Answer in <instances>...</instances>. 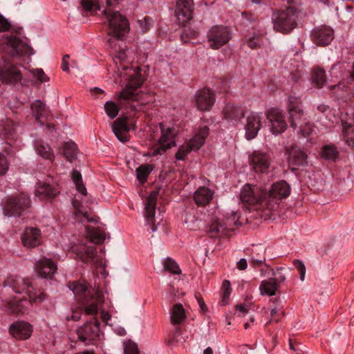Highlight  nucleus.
Instances as JSON below:
<instances>
[{
	"mask_svg": "<svg viewBox=\"0 0 354 354\" xmlns=\"http://www.w3.org/2000/svg\"><path fill=\"white\" fill-rule=\"evenodd\" d=\"M103 14L106 16L109 23L108 34L111 38L109 39L108 42L115 52L113 60L116 64L119 62L121 67L127 69L128 67L123 66L122 63L130 62L129 61V50L126 49L124 43L119 39L129 32V21L118 11L111 12L110 10H104Z\"/></svg>",
	"mask_w": 354,
	"mask_h": 354,
	"instance_id": "f257e3e1",
	"label": "nucleus"
},
{
	"mask_svg": "<svg viewBox=\"0 0 354 354\" xmlns=\"http://www.w3.org/2000/svg\"><path fill=\"white\" fill-rule=\"evenodd\" d=\"M129 75L131 78L128 84L118 96L119 103L133 111H142L143 106L149 103L152 97L148 93L138 91L143 82L140 75L135 72Z\"/></svg>",
	"mask_w": 354,
	"mask_h": 354,
	"instance_id": "f03ea898",
	"label": "nucleus"
},
{
	"mask_svg": "<svg viewBox=\"0 0 354 354\" xmlns=\"http://www.w3.org/2000/svg\"><path fill=\"white\" fill-rule=\"evenodd\" d=\"M297 17L298 11L294 6L279 10L272 15L274 29L283 34L289 33L296 27Z\"/></svg>",
	"mask_w": 354,
	"mask_h": 354,
	"instance_id": "7ed1b4c3",
	"label": "nucleus"
},
{
	"mask_svg": "<svg viewBox=\"0 0 354 354\" xmlns=\"http://www.w3.org/2000/svg\"><path fill=\"white\" fill-rule=\"evenodd\" d=\"M209 135V129L207 126L199 127L195 136L186 141L178 150L176 153V158L179 160H184L187 154L192 151L198 150L205 143V140Z\"/></svg>",
	"mask_w": 354,
	"mask_h": 354,
	"instance_id": "20e7f679",
	"label": "nucleus"
},
{
	"mask_svg": "<svg viewBox=\"0 0 354 354\" xmlns=\"http://www.w3.org/2000/svg\"><path fill=\"white\" fill-rule=\"evenodd\" d=\"M239 215L232 212L230 216L226 217L225 221L216 220L207 226V232L212 238L227 236L229 232L234 230V226L239 225Z\"/></svg>",
	"mask_w": 354,
	"mask_h": 354,
	"instance_id": "39448f33",
	"label": "nucleus"
},
{
	"mask_svg": "<svg viewBox=\"0 0 354 354\" xmlns=\"http://www.w3.org/2000/svg\"><path fill=\"white\" fill-rule=\"evenodd\" d=\"M240 198L245 205H259L263 208H267L265 190L257 185H245L241 189Z\"/></svg>",
	"mask_w": 354,
	"mask_h": 354,
	"instance_id": "423d86ee",
	"label": "nucleus"
},
{
	"mask_svg": "<svg viewBox=\"0 0 354 354\" xmlns=\"http://www.w3.org/2000/svg\"><path fill=\"white\" fill-rule=\"evenodd\" d=\"M231 37V32L227 26H213L207 32V44L209 48L217 50L228 43Z\"/></svg>",
	"mask_w": 354,
	"mask_h": 354,
	"instance_id": "0eeeda50",
	"label": "nucleus"
},
{
	"mask_svg": "<svg viewBox=\"0 0 354 354\" xmlns=\"http://www.w3.org/2000/svg\"><path fill=\"white\" fill-rule=\"evenodd\" d=\"M290 187L285 180H280L272 184L269 191H265L267 209H273L279 202L290 195Z\"/></svg>",
	"mask_w": 354,
	"mask_h": 354,
	"instance_id": "6e6552de",
	"label": "nucleus"
},
{
	"mask_svg": "<svg viewBox=\"0 0 354 354\" xmlns=\"http://www.w3.org/2000/svg\"><path fill=\"white\" fill-rule=\"evenodd\" d=\"M78 339L86 345L94 344L100 339V322L94 318V321L87 322L77 330Z\"/></svg>",
	"mask_w": 354,
	"mask_h": 354,
	"instance_id": "1a4fd4ad",
	"label": "nucleus"
},
{
	"mask_svg": "<svg viewBox=\"0 0 354 354\" xmlns=\"http://www.w3.org/2000/svg\"><path fill=\"white\" fill-rule=\"evenodd\" d=\"M162 135L158 140V143L154 146L151 156H156L163 154L168 149L176 145L174 137L176 136L175 129L172 127H168L165 129L162 124H160Z\"/></svg>",
	"mask_w": 354,
	"mask_h": 354,
	"instance_id": "9d476101",
	"label": "nucleus"
},
{
	"mask_svg": "<svg viewBox=\"0 0 354 354\" xmlns=\"http://www.w3.org/2000/svg\"><path fill=\"white\" fill-rule=\"evenodd\" d=\"M21 28L12 30L1 41V45L5 44V51L11 56L20 55L22 52Z\"/></svg>",
	"mask_w": 354,
	"mask_h": 354,
	"instance_id": "9b49d317",
	"label": "nucleus"
},
{
	"mask_svg": "<svg viewBox=\"0 0 354 354\" xmlns=\"http://www.w3.org/2000/svg\"><path fill=\"white\" fill-rule=\"evenodd\" d=\"M266 118L270 122V130L273 134H279L286 129L287 123L285 116L280 109H270L266 113Z\"/></svg>",
	"mask_w": 354,
	"mask_h": 354,
	"instance_id": "f8f14e48",
	"label": "nucleus"
},
{
	"mask_svg": "<svg viewBox=\"0 0 354 354\" xmlns=\"http://www.w3.org/2000/svg\"><path fill=\"white\" fill-rule=\"evenodd\" d=\"M288 112L289 114V120L290 126L296 129L297 126L304 122V111L301 108V101L299 98L290 96L288 97Z\"/></svg>",
	"mask_w": 354,
	"mask_h": 354,
	"instance_id": "ddd939ff",
	"label": "nucleus"
},
{
	"mask_svg": "<svg viewBox=\"0 0 354 354\" xmlns=\"http://www.w3.org/2000/svg\"><path fill=\"white\" fill-rule=\"evenodd\" d=\"M263 116L259 113L250 112L245 118L244 123L245 138L248 140L254 138L262 127Z\"/></svg>",
	"mask_w": 354,
	"mask_h": 354,
	"instance_id": "4468645a",
	"label": "nucleus"
},
{
	"mask_svg": "<svg viewBox=\"0 0 354 354\" xmlns=\"http://www.w3.org/2000/svg\"><path fill=\"white\" fill-rule=\"evenodd\" d=\"M270 156L268 153L254 151L250 156V162L254 171L257 173H266L270 166Z\"/></svg>",
	"mask_w": 354,
	"mask_h": 354,
	"instance_id": "2eb2a0df",
	"label": "nucleus"
},
{
	"mask_svg": "<svg viewBox=\"0 0 354 354\" xmlns=\"http://www.w3.org/2000/svg\"><path fill=\"white\" fill-rule=\"evenodd\" d=\"M193 0H179L176 3L175 15L179 24L188 22L193 15Z\"/></svg>",
	"mask_w": 354,
	"mask_h": 354,
	"instance_id": "dca6fc26",
	"label": "nucleus"
},
{
	"mask_svg": "<svg viewBox=\"0 0 354 354\" xmlns=\"http://www.w3.org/2000/svg\"><path fill=\"white\" fill-rule=\"evenodd\" d=\"M312 40L319 46H326L334 38L333 30L328 26H321L315 27L311 33Z\"/></svg>",
	"mask_w": 354,
	"mask_h": 354,
	"instance_id": "f3484780",
	"label": "nucleus"
},
{
	"mask_svg": "<svg viewBox=\"0 0 354 354\" xmlns=\"http://www.w3.org/2000/svg\"><path fill=\"white\" fill-rule=\"evenodd\" d=\"M35 268L40 277L50 279H53L57 270L56 263L46 257L37 261Z\"/></svg>",
	"mask_w": 354,
	"mask_h": 354,
	"instance_id": "a211bd4d",
	"label": "nucleus"
},
{
	"mask_svg": "<svg viewBox=\"0 0 354 354\" xmlns=\"http://www.w3.org/2000/svg\"><path fill=\"white\" fill-rule=\"evenodd\" d=\"M158 197V192H151L146 200L145 203V216L147 225L151 226L152 232L157 230L156 225L155 212L156 207V201Z\"/></svg>",
	"mask_w": 354,
	"mask_h": 354,
	"instance_id": "6ab92c4d",
	"label": "nucleus"
},
{
	"mask_svg": "<svg viewBox=\"0 0 354 354\" xmlns=\"http://www.w3.org/2000/svg\"><path fill=\"white\" fill-rule=\"evenodd\" d=\"M214 93L209 88L199 90L195 95L197 108L201 111H209L214 104Z\"/></svg>",
	"mask_w": 354,
	"mask_h": 354,
	"instance_id": "aec40b11",
	"label": "nucleus"
},
{
	"mask_svg": "<svg viewBox=\"0 0 354 354\" xmlns=\"http://www.w3.org/2000/svg\"><path fill=\"white\" fill-rule=\"evenodd\" d=\"M59 193L55 186L46 182L39 181L36 184L35 196L41 201H52Z\"/></svg>",
	"mask_w": 354,
	"mask_h": 354,
	"instance_id": "412c9836",
	"label": "nucleus"
},
{
	"mask_svg": "<svg viewBox=\"0 0 354 354\" xmlns=\"http://www.w3.org/2000/svg\"><path fill=\"white\" fill-rule=\"evenodd\" d=\"M102 301V296L95 292L94 295L89 297H84L80 302L81 310H83L86 315H95L98 313V304Z\"/></svg>",
	"mask_w": 354,
	"mask_h": 354,
	"instance_id": "4be33fe9",
	"label": "nucleus"
},
{
	"mask_svg": "<svg viewBox=\"0 0 354 354\" xmlns=\"http://www.w3.org/2000/svg\"><path fill=\"white\" fill-rule=\"evenodd\" d=\"M112 130L120 141L122 142H127L129 140L128 132L130 127L127 123V117L116 119L113 123Z\"/></svg>",
	"mask_w": 354,
	"mask_h": 354,
	"instance_id": "5701e85b",
	"label": "nucleus"
},
{
	"mask_svg": "<svg viewBox=\"0 0 354 354\" xmlns=\"http://www.w3.org/2000/svg\"><path fill=\"white\" fill-rule=\"evenodd\" d=\"M41 244V232L37 227H26L24 232V246L35 248Z\"/></svg>",
	"mask_w": 354,
	"mask_h": 354,
	"instance_id": "b1692460",
	"label": "nucleus"
},
{
	"mask_svg": "<svg viewBox=\"0 0 354 354\" xmlns=\"http://www.w3.org/2000/svg\"><path fill=\"white\" fill-rule=\"evenodd\" d=\"M247 252H250V263L254 267H260L265 263L266 248L263 245H252L247 249Z\"/></svg>",
	"mask_w": 354,
	"mask_h": 354,
	"instance_id": "393cba45",
	"label": "nucleus"
},
{
	"mask_svg": "<svg viewBox=\"0 0 354 354\" xmlns=\"http://www.w3.org/2000/svg\"><path fill=\"white\" fill-rule=\"evenodd\" d=\"M103 0H82L81 5L85 11H95L100 10V3ZM123 0H104L106 8L115 7Z\"/></svg>",
	"mask_w": 354,
	"mask_h": 354,
	"instance_id": "a878e982",
	"label": "nucleus"
},
{
	"mask_svg": "<svg viewBox=\"0 0 354 354\" xmlns=\"http://www.w3.org/2000/svg\"><path fill=\"white\" fill-rule=\"evenodd\" d=\"M22 212V204L19 197H12L3 207V214L8 216H19Z\"/></svg>",
	"mask_w": 354,
	"mask_h": 354,
	"instance_id": "bb28decb",
	"label": "nucleus"
},
{
	"mask_svg": "<svg viewBox=\"0 0 354 354\" xmlns=\"http://www.w3.org/2000/svg\"><path fill=\"white\" fill-rule=\"evenodd\" d=\"M214 192L208 187H200L194 194V200L197 205L205 206L212 200Z\"/></svg>",
	"mask_w": 354,
	"mask_h": 354,
	"instance_id": "cd10ccee",
	"label": "nucleus"
},
{
	"mask_svg": "<svg viewBox=\"0 0 354 354\" xmlns=\"http://www.w3.org/2000/svg\"><path fill=\"white\" fill-rule=\"evenodd\" d=\"M24 293L30 303L39 304L46 297V295L40 290H37L32 285L24 282Z\"/></svg>",
	"mask_w": 354,
	"mask_h": 354,
	"instance_id": "c85d7f7f",
	"label": "nucleus"
},
{
	"mask_svg": "<svg viewBox=\"0 0 354 354\" xmlns=\"http://www.w3.org/2000/svg\"><path fill=\"white\" fill-rule=\"evenodd\" d=\"M71 290L73 291L74 295L81 302L84 297H89L93 294L91 292L88 286L81 281L69 282L68 285Z\"/></svg>",
	"mask_w": 354,
	"mask_h": 354,
	"instance_id": "c756f323",
	"label": "nucleus"
},
{
	"mask_svg": "<svg viewBox=\"0 0 354 354\" xmlns=\"http://www.w3.org/2000/svg\"><path fill=\"white\" fill-rule=\"evenodd\" d=\"M307 154L297 147H293L289 153V162L295 166H302L306 164Z\"/></svg>",
	"mask_w": 354,
	"mask_h": 354,
	"instance_id": "7c9ffc66",
	"label": "nucleus"
},
{
	"mask_svg": "<svg viewBox=\"0 0 354 354\" xmlns=\"http://www.w3.org/2000/svg\"><path fill=\"white\" fill-rule=\"evenodd\" d=\"M21 72L15 66H10L8 68L0 72V78L6 82H15L21 80Z\"/></svg>",
	"mask_w": 354,
	"mask_h": 354,
	"instance_id": "2f4dec72",
	"label": "nucleus"
},
{
	"mask_svg": "<svg viewBox=\"0 0 354 354\" xmlns=\"http://www.w3.org/2000/svg\"><path fill=\"white\" fill-rule=\"evenodd\" d=\"M35 149L38 155L51 162L54 159V154L48 144L42 140H37L35 143Z\"/></svg>",
	"mask_w": 354,
	"mask_h": 354,
	"instance_id": "473e14b6",
	"label": "nucleus"
},
{
	"mask_svg": "<svg viewBox=\"0 0 354 354\" xmlns=\"http://www.w3.org/2000/svg\"><path fill=\"white\" fill-rule=\"evenodd\" d=\"M245 115L243 110L238 106L227 105L224 110V116L232 122H238Z\"/></svg>",
	"mask_w": 354,
	"mask_h": 354,
	"instance_id": "72a5a7b5",
	"label": "nucleus"
},
{
	"mask_svg": "<svg viewBox=\"0 0 354 354\" xmlns=\"http://www.w3.org/2000/svg\"><path fill=\"white\" fill-rule=\"evenodd\" d=\"M96 248L93 245L82 246L78 256L80 259L84 263L94 262L96 257Z\"/></svg>",
	"mask_w": 354,
	"mask_h": 354,
	"instance_id": "f704fd0d",
	"label": "nucleus"
},
{
	"mask_svg": "<svg viewBox=\"0 0 354 354\" xmlns=\"http://www.w3.org/2000/svg\"><path fill=\"white\" fill-rule=\"evenodd\" d=\"M86 238L92 243H101L105 239L104 233L99 228H92L89 226L85 227Z\"/></svg>",
	"mask_w": 354,
	"mask_h": 354,
	"instance_id": "c9c22d12",
	"label": "nucleus"
},
{
	"mask_svg": "<svg viewBox=\"0 0 354 354\" xmlns=\"http://www.w3.org/2000/svg\"><path fill=\"white\" fill-rule=\"evenodd\" d=\"M186 317L185 309L181 304H174L171 308V322L173 324H180Z\"/></svg>",
	"mask_w": 354,
	"mask_h": 354,
	"instance_id": "e433bc0d",
	"label": "nucleus"
},
{
	"mask_svg": "<svg viewBox=\"0 0 354 354\" xmlns=\"http://www.w3.org/2000/svg\"><path fill=\"white\" fill-rule=\"evenodd\" d=\"M278 288V283L275 279H270L269 280H263L261 281L259 290L261 294H266L268 296L274 295Z\"/></svg>",
	"mask_w": 354,
	"mask_h": 354,
	"instance_id": "4c0bfd02",
	"label": "nucleus"
},
{
	"mask_svg": "<svg viewBox=\"0 0 354 354\" xmlns=\"http://www.w3.org/2000/svg\"><path fill=\"white\" fill-rule=\"evenodd\" d=\"M31 110L32 114L35 117L36 120L39 121L41 118H44L48 115V110L46 105L39 100H35L31 104Z\"/></svg>",
	"mask_w": 354,
	"mask_h": 354,
	"instance_id": "58836bf2",
	"label": "nucleus"
},
{
	"mask_svg": "<svg viewBox=\"0 0 354 354\" xmlns=\"http://www.w3.org/2000/svg\"><path fill=\"white\" fill-rule=\"evenodd\" d=\"M72 205L73 207L75 209V218L77 220V218L82 215L83 217L88 221V222H95L96 220L94 218L90 217L88 212L86 210L82 203L77 200V198H75L72 201Z\"/></svg>",
	"mask_w": 354,
	"mask_h": 354,
	"instance_id": "ea45409f",
	"label": "nucleus"
},
{
	"mask_svg": "<svg viewBox=\"0 0 354 354\" xmlns=\"http://www.w3.org/2000/svg\"><path fill=\"white\" fill-rule=\"evenodd\" d=\"M63 153L68 161H73L76 158L77 153L76 144L72 141L64 142L63 145Z\"/></svg>",
	"mask_w": 354,
	"mask_h": 354,
	"instance_id": "a19ab883",
	"label": "nucleus"
},
{
	"mask_svg": "<svg viewBox=\"0 0 354 354\" xmlns=\"http://www.w3.org/2000/svg\"><path fill=\"white\" fill-rule=\"evenodd\" d=\"M339 152L336 147L333 145H326L323 146L321 156L322 158L328 160H335L338 158Z\"/></svg>",
	"mask_w": 354,
	"mask_h": 354,
	"instance_id": "79ce46f5",
	"label": "nucleus"
},
{
	"mask_svg": "<svg viewBox=\"0 0 354 354\" xmlns=\"http://www.w3.org/2000/svg\"><path fill=\"white\" fill-rule=\"evenodd\" d=\"M153 167L150 165H142L136 169L137 178L141 183H144L147 181V179L149 174L153 170Z\"/></svg>",
	"mask_w": 354,
	"mask_h": 354,
	"instance_id": "37998d69",
	"label": "nucleus"
},
{
	"mask_svg": "<svg viewBox=\"0 0 354 354\" xmlns=\"http://www.w3.org/2000/svg\"><path fill=\"white\" fill-rule=\"evenodd\" d=\"M24 65L29 64L31 61L30 57L35 54V50L30 45L28 38L24 37Z\"/></svg>",
	"mask_w": 354,
	"mask_h": 354,
	"instance_id": "c03bdc74",
	"label": "nucleus"
},
{
	"mask_svg": "<svg viewBox=\"0 0 354 354\" xmlns=\"http://www.w3.org/2000/svg\"><path fill=\"white\" fill-rule=\"evenodd\" d=\"M72 178L76 186L77 190L84 196L86 195V189L83 184L82 175L77 170H73L72 172Z\"/></svg>",
	"mask_w": 354,
	"mask_h": 354,
	"instance_id": "a18cd8bd",
	"label": "nucleus"
},
{
	"mask_svg": "<svg viewBox=\"0 0 354 354\" xmlns=\"http://www.w3.org/2000/svg\"><path fill=\"white\" fill-rule=\"evenodd\" d=\"M163 266L165 270H167L172 274H179L181 272L177 263L170 257H167L165 259Z\"/></svg>",
	"mask_w": 354,
	"mask_h": 354,
	"instance_id": "49530a36",
	"label": "nucleus"
},
{
	"mask_svg": "<svg viewBox=\"0 0 354 354\" xmlns=\"http://www.w3.org/2000/svg\"><path fill=\"white\" fill-rule=\"evenodd\" d=\"M313 82L319 87L323 86L326 82V75L324 70L320 68L315 69L312 74Z\"/></svg>",
	"mask_w": 354,
	"mask_h": 354,
	"instance_id": "de8ad7c7",
	"label": "nucleus"
},
{
	"mask_svg": "<svg viewBox=\"0 0 354 354\" xmlns=\"http://www.w3.org/2000/svg\"><path fill=\"white\" fill-rule=\"evenodd\" d=\"M104 111L111 119H113L118 115L120 108L113 101H108L104 104Z\"/></svg>",
	"mask_w": 354,
	"mask_h": 354,
	"instance_id": "09e8293b",
	"label": "nucleus"
},
{
	"mask_svg": "<svg viewBox=\"0 0 354 354\" xmlns=\"http://www.w3.org/2000/svg\"><path fill=\"white\" fill-rule=\"evenodd\" d=\"M29 73L32 75L35 81L42 83L47 82L50 78L45 74L42 68H32L28 70Z\"/></svg>",
	"mask_w": 354,
	"mask_h": 354,
	"instance_id": "8fccbe9b",
	"label": "nucleus"
},
{
	"mask_svg": "<svg viewBox=\"0 0 354 354\" xmlns=\"http://www.w3.org/2000/svg\"><path fill=\"white\" fill-rule=\"evenodd\" d=\"M344 138L345 141L351 146H354V126L351 124L344 125Z\"/></svg>",
	"mask_w": 354,
	"mask_h": 354,
	"instance_id": "3c124183",
	"label": "nucleus"
},
{
	"mask_svg": "<svg viewBox=\"0 0 354 354\" xmlns=\"http://www.w3.org/2000/svg\"><path fill=\"white\" fill-rule=\"evenodd\" d=\"M297 127L299 128L298 133L304 137L310 135L313 129V124L306 118H304V122L300 123Z\"/></svg>",
	"mask_w": 354,
	"mask_h": 354,
	"instance_id": "603ef678",
	"label": "nucleus"
},
{
	"mask_svg": "<svg viewBox=\"0 0 354 354\" xmlns=\"http://www.w3.org/2000/svg\"><path fill=\"white\" fill-rule=\"evenodd\" d=\"M9 332L14 337L21 339L22 338V322L18 321L12 324L9 328Z\"/></svg>",
	"mask_w": 354,
	"mask_h": 354,
	"instance_id": "864d4df0",
	"label": "nucleus"
},
{
	"mask_svg": "<svg viewBox=\"0 0 354 354\" xmlns=\"http://www.w3.org/2000/svg\"><path fill=\"white\" fill-rule=\"evenodd\" d=\"M198 32L189 27H186L184 26V29L183 32L181 33V39L184 42H187L190 39H194L198 37Z\"/></svg>",
	"mask_w": 354,
	"mask_h": 354,
	"instance_id": "5fc2aeb1",
	"label": "nucleus"
},
{
	"mask_svg": "<svg viewBox=\"0 0 354 354\" xmlns=\"http://www.w3.org/2000/svg\"><path fill=\"white\" fill-rule=\"evenodd\" d=\"M21 299L15 297L8 304V308L10 313L17 314L22 310V305L21 304Z\"/></svg>",
	"mask_w": 354,
	"mask_h": 354,
	"instance_id": "6e6d98bb",
	"label": "nucleus"
},
{
	"mask_svg": "<svg viewBox=\"0 0 354 354\" xmlns=\"http://www.w3.org/2000/svg\"><path fill=\"white\" fill-rule=\"evenodd\" d=\"M124 354H140L138 345L131 340L124 342Z\"/></svg>",
	"mask_w": 354,
	"mask_h": 354,
	"instance_id": "4d7b16f0",
	"label": "nucleus"
},
{
	"mask_svg": "<svg viewBox=\"0 0 354 354\" xmlns=\"http://www.w3.org/2000/svg\"><path fill=\"white\" fill-rule=\"evenodd\" d=\"M4 286L5 287L9 286L16 293H19V294L21 293L20 286H19L17 279L13 276H10L7 278V279L4 282Z\"/></svg>",
	"mask_w": 354,
	"mask_h": 354,
	"instance_id": "13d9d810",
	"label": "nucleus"
},
{
	"mask_svg": "<svg viewBox=\"0 0 354 354\" xmlns=\"http://www.w3.org/2000/svg\"><path fill=\"white\" fill-rule=\"evenodd\" d=\"M138 23L141 30L145 32L151 27L153 19L149 17H145L143 19H139Z\"/></svg>",
	"mask_w": 354,
	"mask_h": 354,
	"instance_id": "bf43d9fd",
	"label": "nucleus"
},
{
	"mask_svg": "<svg viewBox=\"0 0 354 354\" xmlns=\"http://www.w3.org/2000/svg\"><path fill=\"white\" fill-rule=\"evenodd\" d=\"M293 264L299 272L300 279L304 281L305 279L306 267L304 263L300 260H295Z\"/></svg>",
	"mask_w": 354,
	"mask_h": 354,
	"instance_id": "052dcab7",
	"label": "nucleus"
},
{
	"mask_svg": "<svg viewBox=\"0 0 354 354\" xmlns=\"http://www.w3.org/2000/svg\"><path fill=\"white\" fill-rule=\"evenodd\" d=\"M261 40L259 37H253L252 38H250L247 41V45L248 47H250L252 49H256L258 48H260L261 46Z\"/></svg>",
	"mask_w": 354,
	"mask_h": 354,
	"instance_id": "680f3d73",
	"label": "nucleus"
},
{
	"mask_svg": "<svg viewBox=\"0 0 354 354\" xmlns=\"http://www.w3.org/2000/svg\"><path fill=\"white\" fill-rule=\"evenodd\" d=\"M283 268H279L277 269L276 272L273 270V269L271 268V270L272 272V275L276 276L275 278H271L272 279H275L276 283L278 284L279 283L283 282L286 280V276L283 274Z\"/></svg>",
	"mask_w": 354,
	"mask_h": 354,
	"instance_id": "e2e57ef3",
	"label": "nucleus"
},
{
	"mask_svg": "<svg viewBox=\"0 0 354 354\" xmlns=\"http://www.w3.org/2000/svg\"><path fill=\"white\" fill-rule=\"evenodd\" d=\"M8 169L6 157L0 154V176L4 175Z\"/></svg>",
	"mask_w": 354,
	"mask_h": 354,
	"instance_id": "0e129e2a",
	"label": "nucleus"
},
{
	"mask_svg": "<svg viewBox=\"0 0 354 354\" xmlns=\"http://www.w3.org/2000/svg\"><path fill=\"white\" fill-rule=\"evenodd\" d=\"M24 339H28L32 333V326L29 323L24 322Z\"/></svg>",
	"mask_w": 354,
	"mask_h": 354,
	"instance_id": "69168bd1",
	"label": "nucleus"
},
{
	"mask_svg": "<svg viewBox=\"0 0 354 354\" xmlns=\"http://www.w3.org/2000/svg\"><path fill=\"white\" fill-rule=\"evenodd\" d=\"M223 288L225 289L223 296V301H225L227 300L230 295V283L229 281H224L223 282Z\"/></svg>",
	"mask_w": 354,
	"mask_h": 354,
	"instance_id": "338daca9",
	"label": "nucleus"
},
{
	"mask_svg": "<svg viewBox=\"0 0 354 354\" xmlns=\"http://www.w3.org/2000/svg\"><path fill=\"white\" fill-rule=\"evenodd\" d=\"M3 134L8 138H13L14 129L10 122H8L7 124L5 125V127L3 129Z\"/></svg>",
	"mask_w": 354,
	"mask_h": 354,
	"instance_id": "774afa93",
	"label": "nucleus"
}]
</instances>
